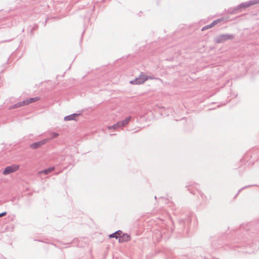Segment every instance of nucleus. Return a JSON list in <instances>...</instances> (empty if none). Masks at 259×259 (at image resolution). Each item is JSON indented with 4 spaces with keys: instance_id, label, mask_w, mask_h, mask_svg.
Wrapping results in <instances>:
<instances>
[{
    "instance_id": "nucleus-11",
    "label": "nucleus",
    "mask_w": 259,
    "mask_h": 259,
    "mask_svg": "<svg viewBox=\"0 0 259 259\" xmlns=\"http://www.w3.org/2000/svg\"><path fill=\"white\" fill-rule=\"evenodd\" d=\"M108 128L109 130H116L117 128H116V124H114L112 126H109L108 127Z\"/></svg>"
},
{
    "instance_id": "nucleus-9",
    "label": "nucleus",
    "mask_w": 259,
    "mask_h": 259,
    "mask_svg": "<svg viewBox=\"0 0 259 259\" xmlns=\"http://www.w3.org/2000/svg\"><path fill=\"white\" fill-rule=\"evenodd\" d=\"M109 237L110 238H118V236L116 235L115 233H113L112 234H110L109 236Z\"/></svg>"
},
{
    "instance_id": "nucleus-15",
    "label": "nucleus",
    "mask_w": 259,
    "mask_h": 259,
    "mask_svg": "<svg viewBox=\"0 0 259 259\" xmlns=\"http://www.w3.org/2000/svg\"><path fill=\"white\" fill-rule=\"evenodd\" d=\"M6 214V212L0 213V217H2Z\"/></svg>"
},
{
    "instance_id": "nucleus-14",
    "label": "nucleus",
    "mask_w": 259,
    "mask_h": 259,
    "mask_svg": "<svg viewBox=\"0 0 259 259\" xmlns=\"http://www.w3.org/2000/svg\"><path fill=\"white\" fill-rule=\"evenodd\" d=\"M58 135H58V134H57V133H53V138H56V137H57L58 136Z\"/></svg>"
},
{
    "instance_id": "nucleus-8",
    "label": "nucleus",
    "mask_w": 259,
    "mask_h": 259,
    "mask_svg": "<svg viewBox=\"0 0 259 259\" xmlns=\"http://www.w3.org/2000/svg\"><path fill=\"white\" fill-rule=\"evenodd\" d=\"M131 117H128L122 121H120L122 126L127 124L131 120Z\"/></svg>"
},
{
    "instance_id": "nucleus-1",
    "label": "nucleus",
    "mask_w": 259,
    "mask_h": 259,
    "mask_svg": "<svg viewBox=\"0 0 259 259\" xmlns=\"http://www.w3.org/2000/svg\"><path fill=\"white\" fill-rule=\"evenodd\" d=\"M39 100L38 97L30 98L15 104L12 108H17L23 106L29 105L32 103L35 102Z\"/></svg>"
},
{
    "instance_id": "nucleus-12",
    "label": "nucleus",
    "mask_w": 259,
    "mask_h": 259,
    "mask_svg": "<svg viewBox=\"0 0 259 259\" xmlns=\"http://www.w3.org/2000/svg\"><path fill=\"white\" fill-rule=\"evenodd\" d=\"M115 124H116V126L117 128H118L119 127H122V125L121 124L120 121H118Z\"/></svg>"
},
{
    "instance_id": "nucleus-5",
    "label": "nucleus",
    "mask_w": 259,
    "mask_h": 259,
    "mask_svg": "<svg viewBox=\"0 0 259 259\" xmlns=\"http://www.w3.org/2000/svg\"><path fill=\"white\" fill-rule=\"evenodd\" d=\"M130 236L127 234H123L121 236H119L118 241L119 242H127L130 240Z\"/></svg>"
},
{
    "instance_id": "nucleus-4",
    "label": "nucleus",
    "mask_w": 259,
    "mask_h": 259,
    "mask_svg": "<svg viewBox=\"0 0 259 259\" xmlns=\"http://www.w3.org/2000/svg\"><path fill=\"white\" fill-rule=\"evenodd\" d=\"M48 139H44L41 141L33 143L30 145V148L32 149H36L45 145L48 141Z\"/></svg>"
},
{
    "instance_id": "nucleus-3",
    "label": "nucleus",
    "mask_w": 259,
    "mask_h": 259,
    "mask_svg": "<svg viewBox=\"0 0 259 259\" xmlns=\"http://www.w3.org/2000/svg\"><path fill=\"white\" fill-rule=\"evenodd\" d=\"M149 77L143 73H141L140 75L136 78L135 80L131 81L130 82L132 84H140L143 83L147 80Z\"/></svg>"
},
{
    "instance_id": "nucleus-10",
    "label": "nucleus",
    "mask_w": 259,
    "mask_h": 259,
    "mask_svg": "<svg viewBox=\"0 0 259 259\" xmlns=\"http://www.w3.org/2000/svg\"><path fill=\"white\" fill-rule=\"evenodd\" d=\"M115 234H116V235L118 236V239L119 238V236H121V235H122V231H120V230L117 231H116V232H115Z\"/></svg>"
},
{
    "instance_id": "nucleus-13",
    "label": "nucleus",
    "mask_w": 259,
    "mask_h": 259,
    "mask_svg": "<svg viewBox=\"0 0 259 259\" xmlns=\"http://www.w3.org/2000/svg\"><path fill=\"white\" fill-rule=\"evenodd\" d=\"M219 20H216V21H213V22L211 24V25H210V26H209V27H209V28H210V27H211L213 26H214L215 24H217V23L218 22H219Z\"/></svg>"
},
{
    "instance_id": "nucleus-2",
    "label": "nucleus",
    "mask_w": 259,
    "mask_h": 259,
    "mask_svg": "<svg viewBox=\"0 0 259 259\" xmlns=\"http://www.w3.org/2000/svg\"><path fill=\"white\" fill-rule=\"evenodd\" d=\"M20 166L18 164H12L10 166H7L3 170V174L4 175H8L11 173L14 172L18 170Z\"/></svg>"
},
{
    "instance_id": "nucleus-6",
    "label": "nucleus",
    "mask_w": 259,
    "mask_h": 259,
    "mask_svg": "<svg viewBox=\"0 0 259 259\" xmlns=\"http://www.w3.org/2000/svg\"><path fill=\"white\" fill-rule=\"evenodd\" d=\"M78 114H72L71 115L65 116L64 117V120L65 121H69V120H76V117L78 116Z\"/></svg>"
},
{
    "instance_id": "nucleus-7",
    "label": "nucleus",
    "mask_w": 259,
    "mask_h": 259,
    "mask_svg": "<svg viewBox=\"0 0 259 259\" xmlns=\"http://www.w3.org/2000/svg\"><path fill=\"white\" fill-rule=\"evenodd\" d=\"M55 169V168L54 167H50L48 169H44V170H41L39 172V174H44V175H47L49 173H50L51 172L54 171Z\"/></svg>"
},
{
    "instance_id": "nucleus-16",
    "label": "nucleus",
    "mask_w": 259,
    "mask_h": 259,
    "mask_svg": "<svg viewBox=\"0 0 259 259\" xmlns=\"http://www.w3.org/2000/svg\"><path fill=\"white\" fill-rule=\"evenodd\" d=\"M250 6V5H247L246 6H247V7H248V6Z\"/></svg>"
}]
</instances>
